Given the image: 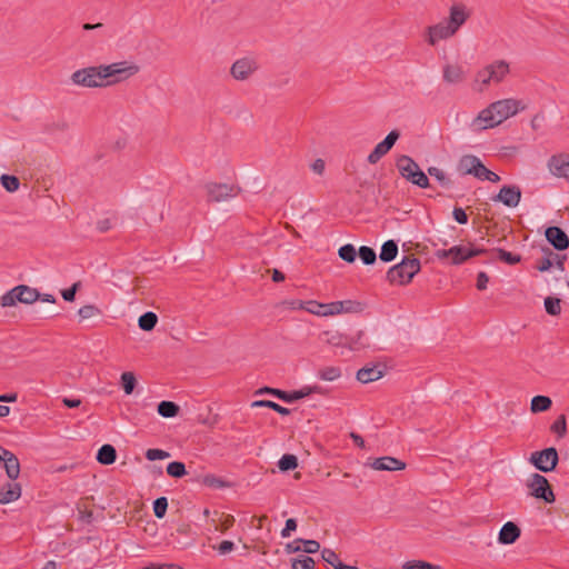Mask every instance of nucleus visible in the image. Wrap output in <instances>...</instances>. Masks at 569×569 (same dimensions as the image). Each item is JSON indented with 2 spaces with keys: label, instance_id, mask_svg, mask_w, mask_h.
<instances>
[{
  "label": "nucleus",
  "instance_id": "nucleus-1",
  "mask_svg": "<svg viewBox=\"0 0 569 569\" xmlns=\"http://www.w3.org/2000/svg\"><path fill=\"white\" fill-rule=\"evenodd\" d=\"M521 102L516 99H502L492 102L489 107L480 111L475 119L473 124L479 129H489L499 126L505 120L517 114L523 109Z\"/></svg>",
  "mask_w": 569,
  "mask_h": 569
},
{
  "label": "nucleus",
  "instance_id": "nucleus-2",
  "mask_svg": "<svg viewBox=\"0 0 569 569\" xmlns=\"http://www.w3.org/2000/svg\"><path fill=\"white\" fill-rule=\"evenodd\" d=\"M420 270V260L406 257L401 262L391 267L387 272V279L392 284H407Z\"/></svg>",
  "mask_w": 569,
  "mask_h": 569
},
{
  "label": "nucleus",
  "instance_id": "nucleus-3",
  "mask_svg": "<svg viewBox=\"0 0 569 569\" xmlns=\"http://www.w3.org/2000/svg\"><path fill=\"white\" fill-rule=\"evenodd\" d=\"M399 174L412 184L426 189L430 186L428 176L419 164L409 156L402 154L396 161Z\"/></svg>",
  "mask_w": 569,
  "mask_h": 569
},
{
  "label": "nucleus",
  "instance_id": "nucleus-4",
  "mask_svg": "<svg viewBox=\"0 0 569 569\" xmlns=\"http://www.w3.org/2000/svg\"><path fill=\"white\" fill-rule=\"evenodd\" d=\"M510 72V66L506 60H496L480 69L475 78L476 83H480L479 88L488 87L490 83H500Z\"/></svg>",
  "mask_w": 569,
  "mask_h": 569
},
{
  "label": "nucleus",
  "instance_id": "nucleus-5",
  "mask_svg": "<svg viewBox=\"0 0 569 569\" xmlns=\"http://www.w3.org/2000/svg\"><path fill=\"white\" fill-rule=\"evenodd\" d=\"M101 69V66L79 69L71 74V82L83 88L107 87L109 82L104 80Z\"/></svg>",
  "mask_w": 569,
  "mask_h": 569
},
{
  "label": "nucleus",
  "instance_id": "nucleus-6",
  "mask_svg": "<svg viewBox=\"0 0 569 569\" xmlns=\"http://www.w3.org/2000/svg\"><path fill=\"white\" fill-rule=\"evenodd\" d=\"M363 310V303L356 300L333 301L329 303H316V309H309L310 312L318 316H336L340 313H358Z\"/></svg>",
  "mask_w": 569,
  "mask_h": 569
},
{
  "label": "nucleus",
  "instance_id": "nucleus-7",
  "mask_svg": "<svg viewBox=\"0 0 569 569\" xmlns=\"http://www.w3.org/2000/svg\"><path fill=\"white\" fill-rule=\"evenodd\" d=\"M40 292L36 288H31L27 284H19L6 292L0 298L2 307H12L18 302L30 305L38 300Z\"/></svg>",
  "mask_w": 569,
  "mask_h": 569
},
{
  "label": "nucleus",
  "instance_id": "nucleus-8",
  "mask_svg": "<svg viewBox=\"0 0 569 569\" xmlns=\"http://www.w3.org/2000/svg\"><path fill=\"white\" fill-rule=\"evenodd\" d=\"M488 250L485 248L453 246L449 249H439L436 251V257L440 260L450 259L452 264H461L468 259L485 254Z\"/></svg>",
  "mask_w": 569,
  "mask_h": 569
},
{
  "label": "nucleus",
  "instance_id": "nucleus-9",
  "mask_svg": "<svg viewBox=\"0 0 569 569\" xmlns=\"http://www.w3.org/2000/svg\"><path fill=\"white\" fill-rule=\"evenodd\" d=\"M101 68L104 80L109 82V86L126 80L139 71L138 66L128 63L127 61L114 62L111 64H101Z\"/></svg>",
  "mask_w": 569,
  "mask_h": 569
},
{
  "label": "nucleus",
  "instance_id": "nucleus-10",
  "mask_svg": "<svg viewBox=\"0 0 569 569\" xmlns=\"http://www.w3.org/2000/svg\"><path fill=\"white\" fill-rule=\"evenodd\" d=\"M259 69V63L253 57H242L237 59L230 68L231 77L237 81L250 79Z\"/></svg>",
  "mask_w": 569,
  "mask_h": 569
},
{
  "label": "nucleus",
  "instance_id": "nucleus-11",
  "mask_svg": "<svg viewBox=\"0 0 569 569\" xmlns=\"http://www.w3.org/2000/svg\"><path fill=\"white\" fill-rule=\"evenodd\" d=\"M558 452L556 448L550 447L541 451H535L530 456V462L540 471H552L558 463Z\"/></svg>",
  "mask_w": 569,
  "mask_h": 569
},
{
  "label": "nucleus",
  "instance_id": "nucleus-12",
  "mask_svg": "<svg viewBox=\"0 0 569 569\" xmlns=\"http://www.w3.org/2000/svg\"><path fill=\"white\" fill-rule=\"evenodd\" d=\"M527 486L530 489V495L535 498L543 499L548 503L555 501V495L546 477L533 473L528 480Z\"/></svg>",
  "mask_w": 569,
  "mask_h": 569
},
{
  "label": "nucleus",
  "instance_id": "nucleus-13",
  "mask_svg": "<svg viewBox=\"0 0 569 569\" xmlns=\"http://www.w3.org/2000/svg\"><path fill=\"white\" fill-rule=\"evenodd\" d=\"M208 201L221 202L237 197L239 188L228 183L210 182L206 184Z\"/></svg>",
  "mask_w": 569,
  "mask_h": 569
},
{
  "label": "nucleus",
  "instance_id": "nucleus-14",
  "mask_svg": "<svg viewBox=\"0 0 569 569\" xmlns=\"http://www.w3.org/2000/svg\"><path fill=\"white\" fill-rule=\"evenodd\" d=\"M399 139V132L397 130L390 131L386 138L379 142L373 150L369 153L367 161L370 164H376L385 157Z\"/></svg>",
  "mask_w": 569,
  "mask_h": 569
},
{
  "label": "nucleus",
  "instance_id": "nucleus-15",
  "mask_svg": "<svg viewBox=\"0 0 569 569\" xmlns=\"http://www.w3.org/2000/svg\"><path fill=\"white\" fill-rule=\"evenodd\" d=\"M521 200V189L516 184H505L492 198L495 202H501L506 207L515 208Z\"/></svg>",
  "mask_w": 569,
  "mask_h": 569
},
{
  "label": "nucleus",
  "instance_id": "nucleus-16",
  "mask_svg": "<svg viewBox=\"0 0 569 569\" xmlns=\"http://www.w3.org/2000/svg\"><path fill=\"white\" fill-rule=\"evenodd\" d=\"M548 169L557 178H563L569 181V154H553L548 160Z\"/></svg>",
  "mask_w": 569,
  "mask_h": 569
},
{
  "label": "nucleus",
  "instance_id": "nucleus-17",
  "mask_svg": "<svg viewBox=\"0 0 569 569\" xmlns=\"http://www.w3.org/2000/svg\"><path fill=\"white\" fill-rule=\"evenodd\" d=\"M428 38L427 41L430 46H436L440 40H446L452 37L456 31L450 24L443 20L435 26H430L427 29Z\"/></svg>",
  "mask_w": 569,
  "mask_h": 569
},
{
  "label": "nucleus",
  "instance_id": "nucleus-18",
  "mask_svg": "<svg viewBox=\"0 0 569 569\" xmlns=\"http://www.w3.org/2000/svg\"><path fill=\"white\" fill-rule=\"evenodd\" d=\"M0 461L4 463L8 478L12 481L17 480L20 476V462L18 457L10 450L0 446Z\"/></svg>",
  "mask_w": 569,
  "mask_h": 569
},
{
  "label": "nucleus",
  "instance_id": "nucleus-19",
  "mask_svg": "<svg viewBox=\"0 0 569 569\" xmlns=\"http://www.w3.org/2000/svg\"><path fill=\"white\" fill-rule=\"evenodd\" d=\"M545 236L547 241L558 251L566 250L569 247V237L559 227H548Z\"/></svg>",
  "mask_w": 569,
  "mask_h": 569
},
{
  "label": "nucleus",
  "instance_id": "nucleus-20",
  "mask_svg": "<svg viewBox=\"0 0 569 569\" xmlns=\"http://www.w3.org/2000/svg\"><path fill=\"white\" fill-rule=\"evenodd\" d=\"M370 467L375 470L398 471L403 470L406 468V463L397 458L386 456L375 459L370 463Z\"/></svg>",
  "mask_w": 569,
  "mask_h": 569
},
{
  "label": "nucleus",
  "instance_id": "nucleus-21",
  "mask_svg": "<svg viewBox=\"0 0 569 569\" xmlns=\"http://www.w3.org/2000/svg\"><path fill=\"white\" fill-rule=\"evenodd\" d=\"M520 528L512 521L506 522L498 535L501 545H511L520 537Z\"/></svg>",
  "mask_w": 569,
  "mask_h": 569
},
{
  "label": "nucleus",
  "instance_id": "nucleus-22",
  "mask_svg": "<svg viewBox=\"0 0 569 569\" xmlns=\"http://www.w3.org/2000/svg\"><path fill=\"white\" fill-rule=\"evenodd\" d=\"M257 393L258 395H263V393L272 395V396L277 397L278 399H280L284 402H289V403L295 402L299 399H302V393H300V389L291 391V392H287V391L280 390V389L264 387V388L259 389L257 391Z\"/></svg>",
  "mask_w": 569,
  "mask_h": 569
},
{
  "label": "nucleus",
  "instance_id": "nucleus-23",
  "mask_svg": "<svg viewBox=\"0 0 569 569\" xmlns=\"http://www.w3.org/2000/svg\"><path fill=\"white\" fill-rule=\"evenodd\" d=\"M21 496V486L18 482L7 483L0 489V503L7 505L18 500Z\"/></svg>",
  "mask_w": 569,
  "mask_h": 569
},
{
  "label": "nucleus",
  "instance_id": "nucleus-24",
  "mask_svg": "<svg viewBox=\"0 0 569 569\" xmlns=\"http://www.w3.org/2000/svg\"><path fill=\"white\" fill-rule=\"evenodd\" d=\"M383 376V371L379 366L372 365L370 367H363L357 372V380L361 383H369L380 379Z\"/></svg>",
  "mask_w": 569,
  "mask_h": 569
},
{
  "label": "nucleus",
  "instance_id": "nucleus-25",
  "mask_svg": "<svg viewBox=\"0 0 569 569\" xmlns=\"http://www.w3.org/2000/svg\"><path fill=\"white\" fill-rule=\"evenodd\" d=\"M467 18L468 13L462 6H452L450 8L449 19L446 21L457 32L459 28L466 22Z\"/></svg>",
  "mask_w": 569,
  "mask_h": 569
},
{
  "label": "nucleus",
  "instance_id": "nucleus-26",
  "mask_svg": "<svg viewBox=\"0 0 569 569\" xmlns=\"http://www.w3.org/2000/svg\"><path fill=\"white\" fill-rule=\"evenodd\" d=\"M442 77L445 82L456 84L463 81L465 72L458 64H446Z\"/></svg>",
  "mask_w": 569,
  "mask_h": 569
},
{
  "label": "nucleus",
  "instance_id": "nucleus-27",
  "mask_svg": "<svg viewBox=\"0 0 569 569\" xmlns=\"http://www.w3.org/2000/svg\"><path fill=\"white\" fill-rule=\"evenodd\" d=\"M96 459L101 465H112L117 459V450L112 445L106 443L99 448Z\"/></svg>",
  "mask_w": 569,
  "mask_h": 569
},
{
  "label": "nucleus",
  "instance_id": "nucleus-28",
  "mask_svg": "<svg viewBox=\"0 0 569 569\" xmlns=\"http://www.w3.org/2000/svg\"><path fill=\"white\" fill-rule=\"evenodd\" d=\"M369 346L365 331L359 330L353 336H347L346 348L352 351H359Z\"/></svg>",
  "mask_w": 569,
  "mask_h": 569
},
{
  "label": "nucleus",
  "instance_id": "nucleus-29",
  "mask_svg": "<svg viewBox=\"0 0 569 569\" xmlns=\"http://www.w3.org/2000/svg\"><path fill=\"white\" fill-rule=\"evenodd\" d=\"M480 159L476 156H463L458 163V170L461 174H475L477 162H479Z\"/></svg>",
  "mask_w": 569,
  "mask_h": 569
},
{
  "label": "nucleus",
  "instance_id": "nucleus-30",
  "mask_svg": "<svg viewBox=\"0 0 569 569\" xmlns=\"http://www.w3.org/2000/svg\"><path fill=\"white\" fill-rule=\"evenodd\" d=\"M398 254V243L395 240H388L381 246L379 258L383 262H391Z\"/></svg>",
  "mask_w": 569,
  "mask_h": 569
},
{
  "label": "nucleus",
  "instance_id": "nucleus-31",
  "mask_svg": "<svg viewBox=\"0 0 569 569\" xmlns=\"http://www.w3.org/2000/svg\"><path fill=\"white\" fill-rule=\"evenodd\" d=\"M321 339L333 347H346L347 343V335L333 330L323 331Z\"/></svg>",
  "mask_w": 569,
  "mask_h": 569
},
{
  "label": "nucleus",
  "instance_id": "nucleus-32",
  "mask_svg": "<svg viewBox=\"0 0 569 569\" xmlns=\"http://www.w3.org/2000/svg\"><path fill=\"white\" fill-rule=\"evenodd\" d=\"M179 406L172 401L163 400L158 405L157 411L163 418H173L179 413Z\"/></svg>",
  "mask_w": 569,
  "mask_h": 569
},
{
  "label": "nucleus",
  "instance_id": "nucleus-33",
  "mask_svg": "<svg viewBox=\"0 0 569 569\" xmlns=\"http://www.w3.org/2000/svg\"><path fill=\"white\" fill-rule=\"evenodd\" d=\"M427 171L428 174L435 178L442 188L449 189L451 187L452 181L442 169L438 167H429Z\"/></svg>",
  "mask_w": 569,
  "mask_h": 569
},
{
  "label": "nucleus",
  "instance_id": "nucleus-34",
  "mask_svg": "<svg viewBox=\"0 0 569 569\" xmlns=\"http://www.w3.org/2000/svg\"><path fill=\"white\" fill-rule=\"evenodd\" d=\"M158 322V317L154 312L148 311L141 315L138 319V326L143 331H151Z\"/></svg>",
  "mask_w": 569,
  "mask_h": 569
},
{
  "label": "nucleus",
  "instance_id": "nucleus-35",
  "mask_svg": "<svg viewBox=\"0 0 569 569\" xmlns=\"http://www.w3.org/2000/svg\"><path fill=\"white\" fill-rule=\"evenodd\" d=\"M551 405H552V401H551V399L549 397H547V396H535L531 399L530 409L535 413L543 412V411H547L548 409H550Z\"/></svg>",
  "mask_w": 569,
  "mask_h": 569
},
{
  "label": "nucleus",
  "instance_id": "nucleus-36",
  "mask_svg": "<svg viewBox=\"0 0 569 569\" xmlns=\"http://www.w3.org/2000/svg\"><path fill=\"white\" fill-rule=\"evenodd\" d=\"M202 483L213 489H223L231 486L229 481L212 473L204 475L202 478Z\"/></svg>",
  "mask_w": 569,
  "mask_h": 569
},
{
  "label": "nucleus",
  "instance_id": "nucleus-37",
  "mask_svg": "<svg viewBox=\"0 0 569 569\" xmlns=\"http://www.w3.org/2000/svg\"><path fill=\"white\" fill-rule=\"evenodd\" d=\"M251 406L270 408V410H274L281 416H288L290 413V410L288 408L282 407L279 403L271 400H256L252 402Z\"/></svg>",
  "mask_w": 569,
  "mask_h": 569
},
{
  "label": "nucleus",
  "instance_id": "nucleus-38",
  "mask_svg": "<svg viewBox=\"0 0 569 569\" xmlns=\"http://www.w3.org/2000/svg\"><path fill=\"white\" fill-rule=\"evenodd\" d=\"M298 467V458L295 455L286 453L278 461L281 471H290Z\"/></svg>",
  "mask_w": 569,
  "mask_h": 569
},
{
  "label": "nucleus",
  "instance_id": "nucleus-39",
  "mask_svg": "<svg viewBox=\"0 0 569 569\" xmlns=\"http://www.w3.org/2000/svg\"><path fill=\"white\" fill-rule=\"evenodd\" d=\"M338 256L346 262L352 263L357 258V250L353 244L347 243L339 248Z\"/></svg>",
  "mask_w": 569,
  "mask_h": 569
},
{
  "label": "nucleus",
  "instance_id": "nucleus-40",
  "mask_svg": "<svg viewBox=\"0 0 569 569\" xmlns=\"http://www.w3.org/2000/svg\"><path fill=\"white\" fill-rule=\"evenodd\" d=\"M341 377L339 367H326L318 371V378L325 381H335Z\"/></svg>",
  "mask_w": 569,
  "mask_h": 569
},
{
  "label": "nucleus",
  "instance_id": "nucleus-41",
  "mask_svg": "<svg viewBox=\"0 0 569 569\" xmlns=\"http://www.w3.org/2000/svg\"><path fill=\"white\" fill-rule=\"evenodd\" d=\"M358 254L363 262V264H373L377 260L376 251L367 246H361L358 250Z\"/></svg>",
  "mask_w": 569,
  "mask_h": 569
},
{
  "label": "nucleus",
  "instance_id": "nucleus-42",
  "mask_svg": "<svg viewBox=\"0 0 569 569\" xmlns=\"http://www.w3.org/2000/svg\"><path fill=\"white\" fill-rule=\"evenodd\" d=\"M167 473L172 478H182L187 475L186 466L180 461H172L167 466Z\"/></svg>",
  "mask_w": 569,
  "mask_h": 569
},
{
  "label": "nucleus",
  "instance_id": "nucleus-43",
  "mask_svg": "<svg viewBox=\"0 0 569 569\" xmlns=\"http://www.w3.org/2000/svg\"><path fill=\"white\" fill-rule=\"evenodd\" d=\"M545 309L551 316H558L561 312V300L556 297H547L545 299Z\"/></svg>",
  "mask_w": 569,
  "mask_h": 569
},
{
  "label": "nucleus",
  "instance_id": "nucleus-44",
  "mask_svg": "<svg viewBox=\"0 0 569 569\" xmlns=\"http://www.w3.org/2000/svg\"><path fill=\"white\" fill-rule=\"evenodd\" d=\"M542 251L545 257L539 261L537 269L540 272H546L553 266L552 256H555V252L550 248H543Z\"/></svg>",
  "mask_w": 569,
  "mask_h": 569
},
{
  "label": "nucleus",
  "instance_id": "nucleus-45",
  "mask_svg": "<svg viewBox=\"0 0 569 569\" xmlns=\"http://www.w3.org/2000/svg\"><path fill=\"white\" fill-rule=\"evenodd\" d=\"M137 380L132 372H123L121 375V385L126 395H131L136 387Z\"/></svg>",
  "mask_w": 569,
  "mask_h": 569
},
{
  "label": "nucleus",
  "instance_id": "nucleus-46",
  "mask_svg": "<svg viewBox=\"0 0 569 569\" xmlns=\"http://www.w3.org/2000/svg\"><path fill=\"white\" fill-rule=\"evenodd\" d=\"M0 181L2 187L9 192L17 191L20 186V181L16 176L2 174Z\"/></svg>",
  "mask_w": 569,
  "mask_h": 569
},
{
  "label": "nucleus",
  "instance_id": "nucleus-47",
  "mask_svg": "<svg viewBox=\"0 0 569 569\" xmlns=\"http://www.w3.org/2000/svg\"><path fill=\"white\" fill-rule=\"evenodd\" d=\"M321 557L323 561L332 566L335 569H339V563H342L339 559V556L332 549L329 548L322 549Z\"/></svg>",
  "mask_w": 569,
  "mask_h": 569
},
{
  "label": "nucleus",
  "instance_id": "nucleus-48",
  "mask_svg": "<svg viewBox=\"0 0 569 569\" xmlns=\"http://www.w3.org/2000/svg\"><path fill=\"white\" fill-rule=\"evenodd\" d=\"M168 509V500L166 497L157 498L153 501V513L158 519H162L166 516Z\"/></svg>",
  "mask_w": 569,
  "mask_h": 569
},
{
  "label": "nucleus",
  "instance_id": "nucleus-49",
  "mask_svg": "<svg viewBox=\"0 0 569 569\" xmlns=\"http://www.w3.org/2000/svg\"><path fill=\"white\" fill-rule=\"evenodd\" d=\"M499 259L506 262L507 264L513 266L521 261V256L506 251L503 249H496Z\"/></svg>",
  "mask_w": 569,
  "mask_h": 569
},
{
  "label": "nucleus",
  "instance_id": "nucleus-50",
  "mask_svg": "<svg viewBox=\"0 0 569 569\" xmlns=\"http://www.w3.org/2000/svg\"><path fill=\"white\" fill-rule=\"evenodd\" d=\"M551 431L557 433L559 438H562L567 432V422L565 415H560L551 425Z\"/></svg>",
  "mask_w": 569,
  "mask_h": 569
},
{
  "label": "nucleus",
  "instance_id": "nucleus-51",
  "mask_svg": "<svg viewBox=\"0 0 569 569\" xmlns=\"http://www.w3.org/2000/svg\"><path fill=\"white\" fill-rule=\"evenodd\" d=\"M315 561L309 556H302L301 558L295 559L292 562V569H313Z\"/></svg>",
  "mask_w": 569,
  "mask_h": 569
},
{
  "label": "nucleus",
  "instance_id": "nucleus-52",
  "mask_svg": "<svg viewBox=\"0 0 569 569\" xmlns=\"http://www.w3.org/2000/svg\"><path fill=\"white\" fill-rule=\"evenodd\" d=\"M78 315L84 320L100 315V310L93 305H86L79 309Z\"/></svg>",
  "mask_w": 569,
  "mask_h": 569
},
{
  "label": "nucleus",
  "instance_id": "nucleus-53",
  "mask_svg": "<svg viewBox=\"0 0 569 569\" xmlns=\"http://www.w3.org/2000/svg\"><path fill=\"white\" fill-rule=\"evenodd\" d=\"M436 568H438V567L430 562L422 561V560H410V561L405 562V565H403V569H436Z\"/></svg>",
  "mask_w": 569,
  "mask_h": 569
},
{
  "label": "nucleus",
  "instance_id": "nucleus-54",
  "mask_svg": "<svg viewBox=\"0 0 569 569\" xmlns=\"http://www.w3.org/2000/svg\"><path fill=\"white\" fill-rule=\"evenodd\" d=\"M170 457V453L168 451H164L162 449H148L146 451V458L149 461H156V460H162Z\"/></svg>",
  "mask_w": 569,
  "mask_h": 569
},
{
  "label": "nucleus",
  "instance_id": "nucleus-55",
  "mask_svg": "<svg viewBox=\"0 0 569 569\" xmlns=\"http://www.w3.org/2000/svg\"><path fill=\"white\" fill-rule=\"evenodd\" d=\"M302 551L306 553H316L320 549V543L317 540H306L301 541Z\"/></svg>",
  "mask_w": 569,
  "mask_h": 569
},
{
  "label": "nucleus",
  "instance_id": "nucleus-56",
  "mask_svg": "<svg viewBox=\"0 0 569 569\" xmlns=\"http://www.w3.org/2000/svg\"><path fill=\"white\" fill-rule=\"evenodd\" d=\"M80 283L79 282H76L73 283L70 288L63 290L61 293H62V298L66 300V301H73L74 298H76V292L79 288Z\"/></svg>",
  "mask_w": 569,
  "mask_h": 569
},
{
  "label": "nucleus",
  "instance_id": "nucleus-57",
  "mask_svg": "<svg viewBox=\"0 0 569 569\" xmlns=\"http://www.w3.org/2000/svg\"><path fill=\"white\" fill-rule=\"evenodd\" d=\"M297 529V521L293 518H290L286 521L284 528L281 530V537L288 538L290 537L291 532Z\"/></svg>",
  "mask_w": 569,
  "mask_h": 569
},
{
  "label": "nucleus",
  "instance_id": "nucleus-58",
  "mask_svg": "<svg viewBox=\"0 0 569 569\" xmlns=\"http://www.w3.org/2000/svg\"><path fill=\"white\" fill-rule=\"evenodd\" d=\"M453 219L460 223L466 224L468 222V216L462 208L456 207L452 211Z\"/></svg>",
  "mask_w": 569,
  "mask_h": 569
},
{
  "label": "nucleus",
  "instance_id": "nucleus-59",
  "mask_svg": "<svg viewBox=\"0 0 569 569\" xmlns=\"http://www.w3.org/2000/svg\"><path fill=\"white\" fill-rule=\"evenodd\" d=\"M489 282V277L485 271H480L477 276V289L478 290H485L487 289V284Z\"/></svg>",
  "mask_w": 569,
  "mask_h": 569
},
{
  "label": "nucleus",
  "instance_id": "nucleus-60",
  "mask_svg": "<svg viewBox=\"0 0 569 569\" xmlns=\"http://www.w3.org/2000/svg\"><path fill=\"white\" fill-rule=\"evenodd\" d=\"M301 541H303L302 538H297L292 542L287 543V546H286L287 552L291 553V552L301 551L302 550Z\"/></svg>",
  "mask_w": 569,
  "mask_h": 569
},
{
  "label": "nucleus",
  "instance_id": "nucleus-61",
  "mask_svg": "<svg viewBox=\"0 0 569 569\" xmlns=\"http://www.w3.org/2000/svg\"><path fill=\"white\" fill-rule=\"evenodd\" d=\"M300 393H302V398L312 395V393H322V388L320 386H305L300 389Z\"/></svg>",
  "mask_w": 569,
  "mask_h": 569
},
{
  "label": "nucleus",
  "instance_id": "nucleus-62",
  "mask_svg": "<svg viewBox=\"0 0 569 569\" xmlns=\"http://www.w3.org/2000/svg\"><path fill=\"white\" fill-rule=\"evenodd\" d=\"M218 551L220 555H226V553H229L231 552L233 549H234V543L230 540H223L219 546H218Z\"/></svg>",
  "mask_w": 569,
  "mask_h": 569
},
{
  "label": "nucleus",
  "instance_id": "nucleus-63",
  "mask_svg": "<svg viewBox=\"0 0 569 569\" xmlns=\"http://www.w3.org/2000/svg\"><path fill=\"white\" fill-rule=\"evenodd\" d=\"M567 259V256L566 254H558V253H555V256H552V260H553V266H556V268L559 270V271H565V261Z\"/></svg>",
  "mask_w": 569,
  "mask_h": 569
},
{
  "label": "nucleus",
  "instance_id": "nucleus-64",
  "mask_svg": "<svg viewBox=\"0 0 569 569\" xmlns=\"http://www.w3.org/2000/svg\"><path fill=\"white\" fill-rule=\"evenodd\" d=\"M477 168L475 171L473 177L478 178L479 180H485L489 169H487L481 161L477 162Z\"/></svg>",
  "mask_w": 569,
  "mask_h": 569
}]
</instances>
